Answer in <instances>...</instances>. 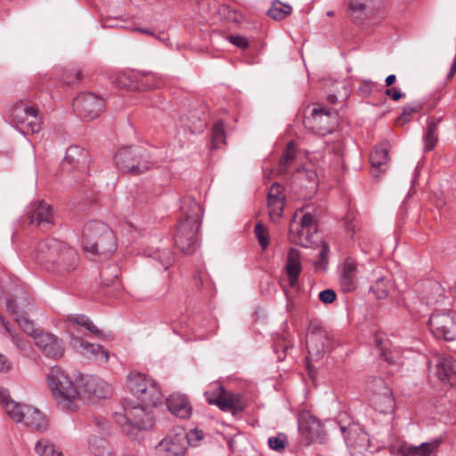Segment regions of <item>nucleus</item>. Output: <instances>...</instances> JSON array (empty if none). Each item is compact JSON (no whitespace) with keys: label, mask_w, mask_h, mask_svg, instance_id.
I'll list each match as a JSON object with an SVG mask.
<instances>
[{"label":"nucleus","mask_w":456,"mask_h":456,"mask_svg":"<svg viewBox=\"0 0 456 456\" xmlns=\"http://www.w3.org/2000/svg\"><path fill=\"white\" fill-rule=\"evenodd\" d=\"M6 307L20 328L36 340L41 331L36 328L34 322L28 318L27 313L20 309L12 299L7 300Z\"/></svg>","instance_id":"5701e85b"},{"label":"nucleus","mask_w":456,"mask_h":456,"mask_svg":"<svg viewBox=\"0 0 456 456\" xmlns=\"http://www.w3.org/2000/svg\"><path fill=\"white\" fill-rule=\"evenodd\" d=\"M78 260L79 257L76 249L64 242L63 248H61L55 261L49 265L47 270L60 275H65L77 268Z\"/></svg>","instance_id":"dca6fc26"},{"label":"nucleus","mask_w":456,"mask_h":456,"mask_svg":"<svg viewBox=\"0 0 456 456\" xmlns=\"http://www.w3.org/2000/svg\"><path fill=\"white\" fill-rule=\"evenodd\" d=\"M13 118L19 123H26L31 133H38L41 129V122L37 117V109L28 105L27 101L20 100L10 110Z\"/></svg>","instance_id":"2eb2a0df"},{"label":"nucleus","mask_w":456,"mask_h":456,"mask_svg":"<svg viewBox=\"0 0 456 456\" xmlns=\"http://www.w3.org/2000/svg\"><path fill=\"white\" fill-rule=\"evenodd\" d=\"M84 392L88 400L95 403L98 400L108 398L112 394V388L105 380L99 378H90L84 384Z\"/></svg>","instance_id":"b1692460"},{"label":"nucleus","mask_w":456,"mask_h":456,"mask_svg":"<svg viewBox=\"0 0 456 456\" xmlns=\"http://www.w3.org/2000/svg\"><path fill=\"white\" fill-rule=\"evenodd\" d=\"M28 217L30 224L37 226H48L53 224V211L52 207L44 200L31 203L28 208Z\"/></svg>","instance_id":"a211bd4d"},{"label":"nucleus","mask_w":456,"mask_h":456,"mask_svg":"<svg viewBox=\"0 0 456 456\" xmlns=\"http://www.w3.org/2000/svg\"><path fill=\"white\" fill-rule=\"evenodd\" d=\"M67 321L71 323L85 327L87 330L94 335H101V330L92 322V321L87 316L84 314H69L67 317Z\"/></svg>","instance_id":"f704fd0d"},{"label":"nucleus","mask_w":456,"mask_h":456,"mask_svg":"<svg viewBox=\"0 0 456 456\" xmlns=\"http://www.w3.org/2000/svg\"><path fill=\"white\" fill-rule=\"evenodd\" d=\"M452 290H453V292L456 294V281H455L454 286H453V288H452Z\"/></svg>","instance_id":"774afa93"},{"label":"nucleus","mask_w":456,"mask_h":456,"mask_svg":"<svg viewBox=\"0 0 456 456\" xmlns=\"http://www.w3.org/2000/svg\"><path fill=\"white\" fill-rule=\"evenodd\" d=\"M217 13L221 19L228 22L239 23L242 20V14L228 4L220 5Z\"/></svg>","instance_id":"c9c22d12"},{"label":"nucleus","mask_w":456,"mask_h":456,"mask_svg":"<svg viewBox=\"0 0 456 456\" xmlns=\"http://www.w3.org/2000/svg\"><path fill=\"white\" fill-rule=\"evenodd\" d=\"M395 82V75H389L387 78H386V83L387 85L386 86H391L393 83Z\"/></svg>","instance_id":"052dcab7"},{"label":"nucleus","mask_w":456,"mask_h":456,"mask_svg":"<svg viewBox=\"0 0 456 456\" xmlns=\"http://www.w3.org/2000/svg\"><path fill=\"white\" fill-rule=\"evenodd\" d=\"M298 429L306 444H322L325 434L321 421L313 415L303 413L298 418Z\"/></svg>","instance_id":"ddd939ff"},{"label":"nucleus","mask_w":456,"mask_h":456,"mask_svg":"<svg viewBox=\"0 0 456 456\" xmlns=\"http://www.w3.org/2000/svg\"><path fill=\"white\" fill-rule=\"evenodd\" d=\"M339 283L345 292H350L356 289L358 274V264L353 258H346L338 266Z\"/></svg>","instance_id":"4be33fe9"},{"label":"nucleus","mask_w":456,"mask_h":456,"mask_svg":"<svg viewBox=\"0 0 456 456\" xmlns=\"http://www.w3.org/2000/svg\"><path fill=\"white\" fill-rule=\"evenodd\" d=\"M225 144V132L223 121L216 122L212 128V148L218 149Z\"/></svg>","instance_id":"58836bf2"},{"label":"nucleus","mask_w":456,"mask_h":456,"mask_svg":"<svg viewBox=\"0 0 456 456\" xmlns=\"http://www.w3.org/2000/svg\"><path fill=\"white\" fill-rule=\"evenodd\" d=\"M370 161L372 168H377L380 172L386 170L388 162V149L386 143L380 144L370 153Z\"/></svg>","instance_id":"473e14b6"},{"label":"nucleus","mask_w":456,"mask_h":456,"mask_svg":"<svg viewBox=\"0 0 456 456\" xmlns=\"http://www.w3.org/2000/svg\"><path fill=\"white\" fill-rule=\"evenodd\" d=\"M0 322L3 324L5 331L9 335V337L12 338L13 343L16 345V346L20 350H26L28 346V342L22 338H20L19 335L15 334L9 327V324L7 322H5L3 317L0 315Z\"/></svg>","instance_id":"a18cd8bd"},{"label":"nucleus","mask_w":456,"mask_h":456,"mask_svg":"<svg viewBox=\"0 0 456 456\" xmlns=\"http://www.w3.org/2000/svg\"><path fill=\"white\" fill-rule=\"evenodd\" d=\"M136 30L141 32V33H143V34H146V35H150L151 37H155V33L152 32L151 30L148 29V28H136Z\"/></svg>","instance_id":"bf43d9fd"},{"label":"nucleus","mask_w":456,"mask_h":456,"mask_svg":"<svg viewBox=\"0 0 456 456\" xmlns=\"http://www.w3.org/2000/svg\"><path fill=\"white\" fill-rule=\"evenodd\" d=\"M329 254H330L329 245L325 241L322 240L320 243L319 259L315 263V266L317 268H322L323 270L327 269Z\"/></svg>","instance_id":"8fccbe9b"},{"label":"nucleus","mask_w":456,"mask_h":456,"mask_svg":"<svg viewBox=\"0 0 456 456\" xmlns=\"http://www.w3.org/2000/svg\"><path fill=\"white\" fill-rule=\"evenodd\" d=\"M0 403L6 414L15 422L20 423L24 419L25 411L29 405L21 404L11 399L7 389H0Z\"/></svg>","instance_id":"393cba45"},{"label":"nucleus","mask_w":456,"mask_h":456,"mask_svg":"<svg viewBox=\"0 0 456 456\" xmlns=\"http://www.w3.org/2000/svg\"><path fill=\"white\" fill-rule=\"evenodd\" d=\"M64 247V242L55 238H46L40 240L31 252L32 257L43 268L49 267Z\"/></svg>","instance_id":"f8f14e48"},{"label":"nucleus","mask_w":456,"mask_h":456,"mask_svg":"<svg viewBox=\"0 0 456 456\" xmlns=\"http://www.w3.org/2000/svg\"><path fill=\"white\" fill-rule=\"evenodd\" d=\"M380 355L387 362L391 364H402L401 354L403 353L400 347H393V349H387L382 346H379Z\"/></svg>","instance_id":"79ce46f5"},{"label":"nucleus","mask_w":456,"mask_h":456,"mask_svg":"<svg viewBox=\"0 0 456 456\" xmlns=\"http://www.w3.org/2000/svg\"><path fill=\"white\" fill-rule=\"evenodd\" d=\"M255 234L261 248L265 250L269 246V233L265 227L257 223L255 226Z\"/></svg>","instance_id":"09e8293b"},{"label":"nucleus","mask_w":456,"mask_h":456,"mask_svg":"<svg viewBox=\"0 0 456 456\" xmlns=\"http://www.w3.org/2000/svg\"><path fill=\"white\" fill-rule=\"evenodd\" d=\"M431 332L437 338L445 340L456 339V313L448 311H436L428 320Z\"/></svg>","instance_id":"9d476101"},{"label":"nucleus","mask_w":456,"mask_h":456,"mask_svg":"<svg viewBox=\"0 0 456 456\" xmlns=\"http://www.w3.org/2000/svg\"><path fill=\"white\" fill-rule=\"evenodd\" d=\"M203 438V432L199 429H193L187 433L188 445L197 446Z\"/></svg>","instance_id":"3c124183"},{"label":"nucleus","mask_w":456,"mask_h":456,"mask_svg":"<svg viewBox=\"0 0 456 456\" xmlns=\"http://www.w3.org/2000/svg\"><path fill=\"white\" fill-rule=\"evenodd\" d=\"M296 157V147L293 141H290L287 144V148L285 152L280 160V172L284 173L288 170L290 163L294 160Z\"/></svg>","instance_id":"a19ab883"},{"label":"nucleus","mask_w":456,"mask_h":456,"mask_svg":"<svg viewBox=\"0 0 456 456\" xmlns=\"http://www.w3.org/2000/svg\"><path fill=\"white\" fill-rule=\"evenodd\" d=\"M35 451L39 456H63L57 451L54 445L46 439H40L37 442Z\"/></svg>","instance_id":"4c0bfd02"},{"label":"nucleus","mask_w":456,"mask_h":456,"mask_svg":"<svg viewBox=\"0 0 456 456\" xmlns=\"http://www.w3.org/2000/svg\"><path fill=\"white\" fill-rule=\"evenodd\" d=\"M116 279H118V273H116L111 279L106 280V285L113 283Z\"/></svg>","instance_id":"0e129e2a"},{"label":"nucleus","mask_w":456,"mask_h":456,"mask_svg":"<svg viewBox=\"0 0 456 456\" xmlns=\"http://www.w3.org/2000/svg\"><path fill=\"white\" fill-rule=\"evenodd\" d=\"M336 123V111L333 109L323 107L313 109L311 115L305 119V126L320 135L331 133Z\"/></svg>","instance_id":"9b49d317"},{"label":"nucleus","mask_w":456,"mask_h":456,"mask_svg":"<svg viewBox=\"0 0 456 456\" xmlns=\"http://www.w3.org/2000/svg\"><path fill=\"white\" fill-rule=\"evenodd\" d=\"M147 256L158 260L165 270H167L174 261V256L169 250H156L147 253Z\"/></svg>","instance_id":"37998d69"},{"label":"nucleus","mask_w":456,"mask_h":456,"mask_svg":"<svg viewBox=\"0 0 456 456\" xmlns=\"http://www.w3.org/2000/svg\"><path fill=\"white\" fill-rule=\"evenodd\" d=\"M456 375V361L451 356L436 355V376L446 382Z\"/></svg>","instance_id":"c756f323"},{"label":"nucleus","mask_w":456,"mask_h":456,"mask_svg":"<svg viewBox=\"0 0 456 456\" xmlns=\"http://www.w3.org/2000/svg\"><path fill=\"white\" fill-rule=\"evenodd\" d=\"M366 9V0H350L349 2L350 17L356 23L359 22V20H361L363 17Z\"/></svg>","instance_id":"ea45409f"},{"label":"nucleus","mask_w":456,"mask_h":456,"mask_svg":"<svg viewBox=\"0 0 456 456\" xmlns=\"http://www.w3.org/2000/svg\"><path fill=\"white\" fill-rule=\"evenodd\" d=\"M327 101L331 104H335L338 102V97L335 94H329L327 95Z\"/></svg>","instance_id":"13d9d810"},{"label":"nucleus","mask_w":456,"mask_h":456,"mask_svg":"<svg viewBox=\"0 0 456 456\" xmlns=\"http://www.w3.org/2000/svg\"><path fill=\"white\" fill-rule=\"evenodd\" d=\"M285 206V195L283 189L279 183H273L267 194V207L269 216L273 222L278 221L283 214Z\"/></svg>","instance_id":"412c9836"},{"label":"nucleus","mask_w":456,"mask_h":456,"mask_svg":"<svg viewBox=\"0 0 456 456\" xmlns=\"http://www.w3.org/2000/svg\"><path fill=\"white\" fill-rule=\"evenodd\" d=\"M35 343L47 357L57 359L63 355L64 348L62 343L53 334L40 332Z\"/></svg>","instance_id":"aec40b11"},{"label":"nucleus","mask_w":456,"mask_h":456,"mask_svg":"<svg viewBox=\"0 0 456 456\" xmlns=\"http://www.w3.org/2000/svg\"><path fill=\"white\" fill-rule=\"evenodd\" d=\"M316 216L311 212L303 215L300 225L296 224L295 219L290 223L289 239L297 245L311 248L314 241L313 235L317 231Z\"/></svg>","instance_id":"0eeeda50"},{"label":"nucleus","mask_w":456,"mask_h":456,"mask_svg":"<svg viewBox=\"0 0 456 456\" xmlns=\"http://www.w3.org/2000/svg\"><path fill=\"white\" fill-rule=\"evenodd\" d=\"M12 369V362L8 358L0 353V371L6 372Z\"/></svg>","instance_id":"6e6d98bb"},{"label":"nucleus","mask_w":456,"mask_h":456,"mask_svg":"<svg viewBox=\"0 0 456 456\" xmlns=\"http://www.w3.org/2000/svg\"><path fill=\"white\" fill-rule=\"evenodd\" d=\"M228 40L239 48L245 49L248 46V41L245 37L237 35L228 37Z\"/></svg>","instance_id":"864d4df0"},{"label":"nucleus","mask_w":456,"mask_h":456,"mask_svg":"<svg viewBox=\"0 0 456 456\" xmlns=\"http://www.w3.org/2000/svg\"><path fill=\"white\" fill-rule=\"evenodd\" d=\"M21 422L38 432H45L49 428L47 418L40 411L30 405L25 411L24 419Z\"/></svg>","instance_id":"cd10ccee"},{"label":"nucleus","mask_w":456,"mask_h":456,"mask_svg":"<svg viewBox=\"0 0 456 456\" xmlns=\"http://www.w3.org/2000/svg\"><path fill=\"white\" fill-rule=\"evenodd\" d=\"M206 401L209 404L218 406L223 411L235 414L243 410L241 396L239 394H230L218 384H212L205 392Z\"/></svg>","instance_id":"6e6552de"},{"label":"nucleus","mask_w":456,"mask_h":456,"mask_svg":"<svg viewBox=\"0 0 456 456\" xmlns=\"http://www.w3.org/2000/svg\"><path fill=\"white\" fill-rule=\"evenodd\" d=\"M169 411L180 419H188L191 415V406L183 394L173 393L167 398Z\"/></svg>","instance_id":"a878e982"},{"label":"nucleus","mask_w":456,"mask_h":456,"mask_svg":"<svg viewBox=\"0 0 456 456\" xmlns=\"http://www.w3.org/2000/svg\"><path fill=\"white\" fill-rule=\"evenodd\" d=\"M336 292L333 289H328L320 292L319 298L322 303L330 304L336 299Z\"/></svg>","instance_id":"603ef678"},{"label":"nucleus","mask_w":456,"mask_h":456,"mask_svg":"<svg viewBox=\"0 0 456 456\" xmlns=\"http://www.w3.org/2000/svg\"><path fill=\"white\" fill-rule=\"evenodd\" d=\"M205 126V122L200 121V126L197 127L198 130H202Z\"/></svg>","instance_id":"338daca9"},{"label":"nucleus","mask_w":456,"mask_h":456,"mask_svg":"<svg viewBox=\"0 0 456 456\" xmlns=\"http://www.w3.org/2000/svg\"><path fill=\"white\" fill-rule=\"evenodd\" d=\"M386 94L395 101L399 100L402 97V93L396 90H394V88L387 87L386 90Z\"/></svg>","instance_id":"4d7b16f0"},{"label":"nucleus","mask_w":456,"mask_h":456,"mask_svg":"<svg viewBox=\"0 0 456 456\" xmlns=\"http://www.w3.org/2000/svg\"><path fill=\"white\" fill-rule=\"evenodd\" d=\"M438 445L437 441L422 443L419 445L403 443L397 447V452L401 456H430L437 451Z\"/></svg>","instance_id":"bb28decb"},{"label":"nucleus","mask_w":456,"mask_h":456,"mask_svg":"<svg viewBox=\"0 0 456 456\" xmlns=\"http://www.w3.org/2000/svg\"><path fill=\"white\" fill-rule=\"evenodd\" d=\"M390 288V281L381 275L376 278L370 290L372 291L378 298L383 299L388 296Z\"/></svg>","instance_id":"72a5a7b5"},{"label":"nucleus","mask_w":456,"mask_h":456,"mask_svg":"<svg viewBox=\"0 0 456 456\" xmlns=\"http://www.w3.org/2000/svg\"><path fill=\"white\" fill-rule=\"evenodd\" d=\"M88 447L95 456H116L106 438L95 434L90 436Z\"/></svg>","instance_id":"2f4dec72"},{"label":"nucleus","mask_w":456,"mask_h":456,"mask_svg":"<svg viewBox=\"0 0 456 456\" xmlns=\"http://www.w3.org/2000/svg\"><path fill=\"white\" fill-rule=\"evenodd\" d=\"M166 456H183L188 448L187 432L182 427H176L159 444Z\"/></svg>","instance_id":"4468645a"},{"label":"nucleus","mask_w":456,"mask_h":456,"mask_svg":"<svg viewBox=\"0 0 456 456\" xmlns=\"http://www.w3.org/2000/svg\"><path fill=\"white\" fill-rule=\"evenodd\" d=\"M81 353L94 358L101 363H107L110 358V354L107 349L98 344H92L89 342L77 340Z\"/></svg>","instance_id":"7c9ffc66"},{"label":"nucleus","mask_w":456,"mask_h":456,"mask_svg":"<svg viewBox=\"0 0 456 456\" xmlns=\"http://www.w3.org/2000/svg\"><path fill=\"white\" fill-rule=\"evenodd\" d=\"M104 108V99L94 92H81L73 100L74 111L84 121L97 118Z\"/></svg>","instance_id":"423d86ee"},{"label":"nucleus","mask_w":456,"mask_h":456,"mask_svg":"<svg viewBox=\"0 0 456 456\" xmlns=\"http://www.w3.org/2000/svg\"><path fill=\"white\" fill-rule=\"evenodd\" d=\"M138 149L136 148H124L118 151L115 156V162L125 172L139 175L149 169V166L145 163L138 161L135 165L134 159L132 157L136 156Z\"/></svg>","instance_id":"6ab92c4d"},{"label":"nucleus","mask_w":456,"mask_h":456,"mask_svg":"<svg viewBox=\"0 0 456 456\" xmlns=\"http://www.w3.org/2000/svg\"><path fill=\"white\" fill-rule=\"evenodd\" d=\"M47 380L57 407L67 412L76 411L80 393L71 378L61 368L54 366L47 374Z\"/></svg>","instance_id":"7ed1b4c3"},{"label":"nucleus","mask_w":456,"mask_h":456,"mask_svg":"<svg viewBox=\"0 0 456 456\" xmlns=\"http://www.w3.org/2000/svg\"><path fill=\"white\" fill-rule=\"evenodd\" d=\"M292 12V7L279 1L273 2L272 7L268 10V15L276 20H281L289 16Z\"/></svg>","instance_id":"e433bc0d"},{"label":"nucleus","mask_w":456,"mask_h":456,"mask_svg":"<svg viewBox=\"0 0 456 456\" xmlns=\"http://www.w3.org/2000/svg\"><path fill=\"white\" fill-rule=\"evenodd\" d=\"M127 387L131 393L145 406L153 407L162 403L163 395L157 384L145 374L136 370L131 371L127 376Z\"/></svg>","instance_id":"39448f33"},{"label":"nucleus","mask_w":456,"mask_h":456,"mask_svg":"<svg viewBox=\"0 0 456 456\" xmlns=\"http://www.w3.org/2000/svg\"><path fill=\"white\" fill-rule=\"evenodd\" d=\"M419 107H406L404 108L400 119L403 120V123L408 122L411 119V117L413 113L419 111Z\"/></svg>","instance_id":"5fc2aeb1"},{"label":"nucleus","mask_w":456,"mask_h":456,"mask_svg":"<svg viewBox=\"0 0 456 456\" xmlns=\"http://www.w3.org/2000/svg\"><path fill=\"white\" fill-rule=\"evenodd\" d=\"M134 400H126L123 405L124 412L114 414L115 421L132 440L139 441L142 438L143 431L152 428L154 417L150 410Z\"/></svg>","instance_id":"f03ea898"},{"label":"nucleus","mask_w":456,"mask_h":456,"mask_svg":"<svg viewBox=\"0 0 456 456\" xmlns=\"http://www.w3.org/2000/svg\"><path fill=\"white\" fill-rule=\"evenodd\" d=\"M81 159H85L84 151L78 146L68 148L64 160L69 164H78Z\"/></svg>","instance_id":"49530a36"},{"label":"nucleus","mask_w":456,"mask_h":456,"mask_svg":"<svg viewBox=\"0 0 456 456\" xmlns=\"http://www.w3.org/2000/svg\"><path fill=\"white\" fill-rule=\"evenodd\" d=\"M82 246L86 252L93 255H109L117 248L113 231L104 223L90 221L82 232Z\"/></svg>","instance_id":"20e7f679"},{"label":"nucleus","mask_w":456,"mask_h":456,"mask_svg":"<svg viewBox=\"0 0 456 456\" xmlns=\"http://www.w3.org/2000/svg\"><path fill=\"white\" fill-rule=\"evenodd\" d=\"M306 175H307V177L311 180V181H314L315 179V176H316V174L313 171H308L306 172Z\"/></svg>","instance_id":"e2e57ef3"},{"label":"nucleus","mask_w":456,"mask_h":456,"mask_svg":"<svg viewBox=\"0 0 456 456\" xmlns=\"http://www.w3.org/2000/svg\"><path fill=\"white\" fill-rule=\"evenodd\" d=\"M181 216L175 234L176 247L184 253H191L197 242V233L202 218L200 205L191 196L181 200Z\"/></svg>","instance_id":"f257e3e1"},{"label":"nucleus","mask_w":456,"mask_h":456,"mask_svg":"<svg viewBox=\"0 0 456 456\" xmlns=\"http://www.w3.org/2000/svg\"><path fill=\"white\" fill-rule=\"evenodd\" d=\"M269 446L272 450L281 452L285 450V447L288 444L287 436L280 433L275 436H270L268 439Z\"/></svg>","instance_id":"de8ad7c7"},{"label":"nucleus","mask_w":456,"mask_h":456,"mask_svg":"<svg viewBox=\"0 0 456 456\" xmlns=\"http://www.w3.org/2000/svg\"><path fill=\"white\" fill-rule=\"evenodd\" d=\"M301 271L300 253L297 249L291 248L289 251L286 263V274L290 287L297 285Z\"/></svg>","instance_id":"c85d7f7f"},{"label":"nucleus","mask_w":456,"mask_h":456,"mask_svg":"<svg viewBox=\"0 0 456 456\" xmlns=\"http://www.w3.org/2000/svg\"><path fill=\"white\" fill-rule=\"evenodd\" d=\"M118 85L119 86H127L126 82L125 81V77H120L118 78Z\"/></svg>","instance_id":"69168bd1"},{"label":"nucleus","mask_w":456,"mask_h":456,"mask_svg":"<svg viewBox=\"0 0 456 456\" xmlns=\"http://www.w3.org/2000/svg\"><path fill=\"white\" fill-rule=\"evenodd\" d=\"M367 389L370 401L375 410L382 413L391 411L395 406V400L390 388L381 378H374L368 382Z\"/></svg>","instance_id":"1a4fd4ad"},{"label":"nucleus","mask_w":456,"mask_h":456,"mask_svg":"<svg viewBox=\"0 0 456 456\" xmlns=\"http://www.w3.org/2000/svg\"><path fill=\"white\" fill-rule=\"evenodd\" d=\"M75 76H76V77H77V80H76V82H77V83L85 82V81L81 78V77H82V75H81V73H80V72H78V71H77V72H76V73H75ZM70 83H75V81H68V82H67V84H70Z\"/></svg>","instance_id":"680f3d73"},{"label":"nucleus","mask_w":456,"mask_h":456,"mask_svg":"<svg viewBox=\"0 0 456 456\" xmlns=\"http://www.w3.org/2000/svg\"><path fill=\"white\" fill-rule=\"evenodd\" d=\"M436 123L432 121L428 124L427 132L423 137L424 150L426 151H431L436 143L437 138L436 136Z\"/></svg>","instance_id":"c03bdc74"},{"label":"nucleus","mask_w":456,"mask_h":456,"mask_svg":"<svg viewBox=\"0 0 456 456\" xmlns=\"http://www.w3.org/2000/svg\"><path fill=\"white\" fill-rule=\"evenodd\" d=\"M306 345L308 353L313 357H319L322 353L330 350V339L319 324H312L309 327Z\"/></svg>","instance_id":"f3484780"}]
</instances>
